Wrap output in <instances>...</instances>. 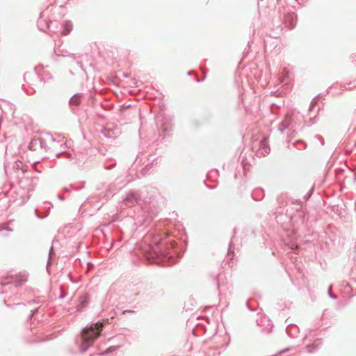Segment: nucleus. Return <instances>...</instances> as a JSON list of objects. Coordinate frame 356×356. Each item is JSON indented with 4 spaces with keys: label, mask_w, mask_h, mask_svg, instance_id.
Instances as JSON below:
<instances>
[{
    "label": "nucleus",
    "mask_w": 356,
    "mask_h": 356,
    "mask_svg": "<svg viewBox=\"0 0 356 356\" xmlns=\"http://www.w3.org/2000/svg\"><path fill=\"white\" fill-rule=\"evenodd\" d=\"M314 191V186L309 189L307 193L304 196L305 200H308L309 197L312 196Z\"/></svg>",
    "instance_id": "f704fd0d"
},
{
    "label": "nucleus",
    "mask_w": 356,
    "mask_h": 356,
    "mask_svg": "<svg viewBox=\"0 0 356 356\" xmlns=\"http://www.w3.org/2000/svg\"><path fill=\"white\" fill-rule=\"evenodd\" d=\"M27 167L25 166L23 163L17 160L16 161L13 165V172L15 174L14 177L17 179H20L22 177H26L25 176V172H26Z\"/></svg>",
    "instance_id": "9b49d317"
},
{
    "label": "nucleus",
    "mask_w": 356,
    "mask_h": 356,
    "mask_svg": "<svg viewBox=\"0 0 356 356\" xmlns=\"http://www.w3.org/2000/svg\"><path fill=\"white\" fill-rule=\"evenodd\" d=\"M106 162L110 163L108 164H107L106 163L104 164V167L106 170H111L113 168H114L116 165L115 161H114L113 159H109L108 161H106Z\"/></svg>",
    "instance_id": "a878e982"
},
{
    "label": "nucleus",
    "mask_w": 356,
    "mask_h": 356,
    "mask_svg": "<svg viewBox=\"0 0 356 356\" xmlns=\"http://www.w3.org/2000/svg\"><path fill=\"white\" fill-rule=\"evenodd\" d=\"M61 156H65L67 159H72V154L70 153L69 152H58L56 153V156L57 158H59Z\"/></svg>",
    "instance_id": "c85d7f7f"
},
{
    "label": "nucleus",
    "mask_w": 356,
    "mask_h": 356,
    "mask_svg": "<svg viewBox=\"0 0 356 356\" xmlns=\"http://www.w3.org/2000/svg\"><path fill=\"white\" fill-rule=\"evenodd\" d=\"M318 97V96H316V97L313 98L311 103H310V105H309V112H311L312 111V109L314 108L316 104V98Z\"/></svg>",
    "instance_id": "72a5a7b5"
},
{
    "label": "nucleus",
    "mask_w": 356,
    "mask_h": 356,
    "mask_svg": "<svg viewBox=\"0 0 356 356\" xmlns=\"http://www.w3.org/2000/svg\"><path fill=\"white\" fill-rule=\"evenodd\" d=\"M72 30V24L70 21H65L61 25V33L64 35H68Z\"/></svg>",
    "instance_id": "412c9836"
},
{
    "label": "nucleus",
    "mask_w": 356,
    "mask_h": 356,
    "mask_svg": "<svg viewBox=\"0 0 356 356\" xmlns=\"http://www.w3.org/2000/svg\"><path fill=\"white\" fill-rule=\"evenodd\" d=\"M41 146V138L34 137L30 141L28 147L31 151H37Z\"/></svg>",
    "instance_id": "f3484780"
},
{
    "label": "nucleus",
    "mask_w": 356,
    "mask_h": 356,
    "mask_svg": "<svg viewBox=\"0 0 356 356\" xmlns=\"http://www.w3.org/2000/svg\"><path fill=\"white\" fill-rule=\"evenodd\" d=\"M316 116L312 118V117H309V121L308 122H306L305 123L307 124V127H311L312 125L316 123Z\"/></svg>",
    "instance_id": "7c9ffc66"
},
{
    "label": "nucleus",
    "mask_w": 356,
    "mask_h": 356,
    "mask_svg": "<svg viewBox=\"0 0 356 356\" xmlns=\"http://www.w3.org/2000/svg\"><path fill=\"white\" fill-rule=\"evenodd\" d=\"M42 12L40 13V18L42 17ZM54 24H56V22H54L51 21H43L40 19L38 21V26L39 29L43 31H44V28H47L49 29L51 32H56V30L53 28Z\"/></svg>",
    "instance_id": "ddd939ff"
},
{
    "label": "nucleus",
    "mask_w": 356,
    "mask_h": 356,
    "mask_svg": "<svg viewBox=\"0 0 356 356\" xmlns=\"http://www.w3.org/2000/svg\"><path fill=\"white\" fill-rule=\"evenodd\" d=\"M37 177H22L18 180L19 188L15 192V201L17 204H24L31 196V193L35 190V186L37 184Z\"/></svg>",
    "instance_id": "7ed1b4c3"
},
{
    "label": "nucleus",
    "mask_w": 356,
    "mask_h": 356,
    "mask_svg": "<svg viewBox=\"0 0 356 356\" xmlns=\"http://www.w3.org/2000/svg\"><path fill=\"white\" fill-rule=\"evenodd\" d=\"M350 59L351 60V62L355 65H356V54H353L350 56Z\"/></svg>",
    "instance_id": "58836bf2"
},
{
    "label": "nucleus",
    "mask_w": 356,
    "mask_h": 356,
    "mask_svg": "<svg viewBox=\"0 0 356 356\" xmlns=\"http://www.w3.org/2000/svg\"><path fill=\"white\" fill-rule=\"evenodd\" d=\"M53 254V247H51L49 251V257H48V261L47 264V269H49V267L51 266V257Z\"/></svg>",
    "instance_id": "2f4dec72"
},
{
    "label": "nucleus",
    "mask_w": 356,
    "mask_h": 356,
    "mask_svg": "<svg viewBox=\"0 0 356 356\" xmlns=\"http://www.w3.org/2000/svg\"><path fill=\"white\" fill-rule=\"evenodd\" d=\"M63 191H64L65 192H66V193H70V192L71 191V189H70V188H68V187H65V188H63Z\"/></svg>",
    "instance_id": "de8ad7c7"
},
{
    "label": "nucleus",
    "mask_w": 356,
    "mask_h": 356,
    "mask_svg": "<svg viewBox=\"0 0 356 356\" xmlns=\"http://www.w3.org/2000/svg\"><path fill=\"white\" fill-rule=\"evenodd\" d=\"M101 332L102 327L97 324L83 328L75 339V343L79 346L80 352L84 353L92 346L95 339L100 335Z\"/></svg>",
    "instance_id": "f03ea898"
},
{
    "label": "nucleus",
    "mask_w": 356,
    "mask_h": 356,
    "mask_svg": "<svg viewBox=\"0 0 356 356\" xmlns=\"http://www.w3.org/2000/svg\"><path fill=\"white\" fill-rule=\"evenodd\" d=\"M131 337V332L128 329H124L122 333L115 336V339H122L121 345H124L127 341V338Z\"/></svg>",
    "instance_id": "a211bd4d"
},
{
    "label": "nucleus",
    "mask_w": 356,
    "mask_h": 356,
    "mask_svg": "<svg viewBox=\"0 0 356 356\" xmlns=\"http://www.w3.org/2000/svg\"><path fill=\"white\" fill-rule=\"evenodd\" d=\"M216 186L209 187L211 189H213Z\"/></svg>",
    "instance_id": "e2e57ef3"
},
{
    "label": "nucleus",
    "mask_w": 356,
    "mask_h": 356,
    "mask_svg": "<svg viewBox=\"0 0 356 356\" xmlns=\"http://www.w3.org/2000/svg\"><path fill=\"white\" fill-rule=\"evenodd\" d=\"M157 127L159 131V136L163 140L166 136H170L172 131V124L169 120L163 118L160 122L157 123Z\"/></svg>",
    "instance_id": "6e6552de"
},
{
    "label": "nucleus",
    "mask_w": 356,
    "mask_h": 356,
    "mask_svg": "<svg viewBox=\"0 0 356 356\" xmlns=\"http://www.w3.org/2000/svg\"><path fill=\"white\" fill-rule=\"evenodd\" d=\"M63 56H65V55H63ZM66 56L67 57H70L72 58H73L74 60H76L78 58H79V56H77L76 54H70V55H67Z\"/></svg>",
    "instance_id": "a19ab883"
},
{
    "label": "nucleus",
    "mask_w": 356,
    "mask_h": 356,
    "mask_svg": "<svg viewBox=\"0 0 356 356\" xmlns=\"http://www.w3.org/2000/svg\"><path fill=\"white\" fill-rule=\"evenodd\" d=\"M146 295H147V296L152 298L154 297L162 296L163 295V291L162 289H158V290H156V291H149L147 292Z\"/></svg>",
    "instance_id": "5701e85b"
},
{
    "label": "nucleus",
    "mask_w": 356,
    "mask_h": 356,
    "mask_svg": "<svg viewBox=\"0 0 356 356\" xmlns=\"http://www.w3.org/2000/svg\"><path fill=\"white\" fill-rule=\"evenodd\" d=\"M165 233L158 232L157 228L149 229L145 235V240L149 243V252L152 257L169 259L170 264L177 263L181 253L177 248V243L173 241H165Z\"/></svg>",
    "instance_id": "f257e3e1"
},
{
    "label": "nucleus",
    "mask_w": 356,
    "mask_h": 356,
    "mask_svg": "<svg viewBox=\"0 0 356 356\" xmlns=\"http://www.w3.org/2000/svg\"><path fill=\"white\" fill-rule=\"evenodd\" d=\"M102 353L99 354H99H97V355H92V354L90 355V356H102Z\"/></svg>",
    "instance_id": "5fc2aeb1"
},
{
    "label": "nucleus",
    "mask_w": 356,
    "mask_h": 356,
    "mask_svg": "<svg viewBox=\"0 0 356 356\" xmlns=\"http://www.w3.org/2000/svg\"><path fill=\"white\" fill-rule=\"evenodd\" d=\"M40 81L42 82V81H44V79L42 78H40Z\"/></svg>",
    "instance_id": "13d9d810"
},
{
    "label": "nucleus",
    "mask_w": 356,
    "mask_h": 356,
    "mask_svg": "<svg viewBox=\"0 0 356 356\" xmlns=\"http://www.w3.org/2000/svg\"><path fill=\"white\" fill-rule=\"evenodd\" d=\"M76 63H77V64L80 66V67H81V69H83V66H82L81 63V62H79V61H77Z\"/></svg>",
    "instance_id": "864d4df0"
},
{
    "label": "nucleus",
    "mask_w": 356,
    "mask_h": 356,
    "mask_svg": "<svg viewBox=\"0 0 356 356\" xmlns=\"http://www.w3.org/2000/svg\"><path fill=\"white\" fill-rule=\"evenodd\" d=\"M330 288H331V286H330L329 290H328V296H329V297L332 298V299H334V300L337 299V296L336 295H334V294L331 293Z\"/></svg>",
    "instance_id": "ea45409f"
},
{
    "label": "nucleus",
    "mask_w": 356,
    "mask_h": 356,
    "mask_svg": "<svg viewBox=\"0 0 356 356\" xmlns=\"http://www.w3.org/2000/svg\"><path fill=\"white\" fill-rule=\"evenodd\" d=\"M35 300H31L28 301V302H27V303H29V304H31V303H35Z\"/></svg>",
    "instance_id": "603ef678"
},
{
    "label": "nucleus",
    "mask_w": 356,
    "mask_h": 356,
    "mask_svg": "<svg viewBox=\"0 0 356 356\" xmlns=\"http://www.w3.org/2000/svg\"><path fill=\"white\" fill-rule=\"evenodd\" d=\"M8 231H12V229L10 228H8L7 229Z\"/></svg>",
    "instance_id": "69168bd1"
},
{
    "label": "nucleus",
    "mask_w": 356,
    "mask_h": 356,
    "mask_svg": "<svg viewBox=\"0 0 356 356\" xmlns=\"http://www.w3.org/2000/svg\"><path fill=\"white\" fill-rule=\"evenodd\" d=\"M52 141H55V139L54 138H51Z\"/></svg>",
    "instance_id": "338daca9"
},
{
    "label": "nucleus",
    "mask_w": 356,
    "mask_h": 356,
    "mask_svg": "<svg viewBox=\"0 0 356 356\" xmlns=\"http://www.w3.org/2000/svg\"><path fill=\"white\" fill-rule=\"evenodd\" d=\"M298 4H304L307 0H296Z\"/></svg>",
    "instance_id": "a18cd8bd"
},
{
    "label": "nucleus",
    "mask_w": 356,
    "mask_h": 356,
    "mask_svg": "<svg viewBox=\"0 0 356 356\" xmlns=\"http://www.w3.org/2000/svg\"><path fill=\"white\" fill-rule=\"evenodd\" d=\"M114 195V192L111 189V188H107L106 192H105V195H104V197L106 199V200H108L109 198H111V197H113Z\"/></svg>",
    "instance_id": "c756f323"
},
{
    "label": "nucleus",
    "mask_w": 356,
    "mask_h": 356,
    "mask_svg": "<svg viewBox=\"0 0 356 356\" xmlns=\"http://www.w3.org/2000/svg\"><path fill=\"white\" fill-rule=\"evenodd\" d=\"M134 220L135 225L138 227L141 226L147 227L152 222V218L148 211H145L144 209H140L134 217Z\"/></svg>",
    "instance_id": "423d86ee"
},
{
    "label": "nucleus",
    "mask_w": 356,
    "mask_h": 356,
    "mask_svg": "<svg viewBox=\"0 0 356 356\" xmlns=\"http://www.w3.org/2000/svg\"><path fill=\"white\" fill-rule=\"evenodd\" d=\"M290 249H291V250H295V248H293V245H291V247L290 248Z\"/></svg>",
    "instance_id": "4d7b16f0"
},
{
    "label": "nucleus",
    "mask_w": 356,
    "mask_h": 356,
    "mask_svg": "<svg viewBox=\"0 0 356 356\" xmlns=\"http://www.w3.org/2000/svg\"><path fill=\"white\" fill-rule=\"evenodd\" d=\"M353 83H354V86H355L356 85V81H354Z\"/></svg>",
    "instance_id": "052dcab7"
},
{
    "label": "nucleus",
    "mask_w": 356,
    "mask_h": 356,
    "mask_svg": "<svg viewBox=\"0 0 356 356\" xmlns=\"http://www.w3.org/2000/svg\"><path fill=\"white\" fill-rule=\"evenodd\" d=\"M58 198L60 200H65V197L63 195H60V194H58Z\"/></svg>",
    "instance_id": "49530a36"
},
{
    "label": "nucleus",
    "mask_w": 356,
    "mask_h": 356,
    "mask_svg": "<svg viewBox=\"0 0 356 356\" xmlns=\"http://www.w3.org/2000/svg\"><path fill=\"white\" fill-rule=\"evenodd\" d=\"M139 159V157L137 156L136 159V161H138Z\"/></svg>",
    "instance_id": "680f3d73"
},
{
    "label": "nucleus",
    "mask_w": 356,
    "mask_h": 356,
    "mask_svg": "<svg viewBox=\"0 0 356 356\" xmlns=\"http://www.w3.org/2000/svg\"><path fill=\"white\" fill-rule=\"evenodd\" d=\"M278 130L281 133H284V131H288V136L294 137L296 134V132L294 129V127L292 123V120L291 118H285L284 120H282L278 126Z\"/></svg>",
    "instance_id": "9d476101"
},
{
    "label": "nucleus",
    "mask_w": 356,
    "mask_h": 356,
    "mask_svg": "<svg viewBox=\"0 0 356 356\" xmlns=\"http://www.w3.org/2000/svg\"><path fill=\"white\" fill-rule=\"evenodd\" d=\"M46 147V143L44 139L41 138V146H40V149H44Z\"/></svg>",
    "instance_id": "79ce46f5"
},
{
    "label": "nucleus",
    "mask_w": 356,
    "mask_h": 356,
    "mask_svg": "<svg viewBox=\"0 0 356 356\" xmlns=\"http://www.w3.org/2000/svg\"><path fill=\"white\" fill-rule=\"evenodd\" d=\"M322 343H323L322 340L320 339H317L314 340L313 343L308 345L307 346L308 353H313L316 352L319 348V347L322 345Z\"/></svg>",
    "instance_id": "aec40b11"
},
{
    "label": "nucleus",
    "mask_w": 356,
    "mask_h": 356,
    "mask_svg": "<svg viewBox=\"0 0 356 356\" xmlns=\"http://www.w3.org/2000/svg\"><path fill=\"white\" fill-rule=\"evenodd\" d=\"M210 173H216V174H218V170H211V171L210 172Z\"/></svg>",
    "instance_id": "3c124183"
},
{
    "label": "nucleus",
    "mask_w": 356,
    "mask_h": 356,
    "mask_svg": "<svg viewBox=\"0 0 356 356\" xmlns=\"http://www.w3.org/2000/svg\"><path fill=\"white\" fill-rule=\"evenodd\" d=\"M35 213L38 218H44V217H46L48 215L47 212L45 213L44 215H41L38 209H35Z\"/></svg>",
    "instance_id": "c9c22d12"
},
{
    "label": "nucleus",
    "mask_w": 356,
    "mask_h": 356,
    "mask_svg": "<svg viewBox=\"0 0 356 356\" xmlns=\"http://www.w3.org/2000/svg\"><path fill=\"white\" fill-rule=\"evenodd\" d=\"M270 146L266 138H262L259 141V147L257 150V155L259 156H266L270 153Z\"/></svg>",
    "instance_id": "f8f14e48"
},
{
    "label": "nucleus",
    "mask_w": 356,
    "mask_h": 356,
    "mask_svg": "<svg viewBox=\"0 0 356 356\" xmlns=\"http://www.w3.org/2000/svg\"><path fill=\"white\" fill-rule=\"evenodd\" d=\"M123 345H121V343L111 346L108 347L104 352L102 353V355H105L106 353L115 351L116 350H118L119 348H120Z\"/></svg>",
    "instance_id": "393cba45"
},
{
    "label": "nucleus",
    "mask_w": 356,
    "mask_h": 356,
    "mask_svg": "<svg viewBox=\"0 0 356 356\" xmlns=\"http://www.w3.org/2000/svg\"><path fill=\"white\" fill-rule=\"evenodd\" d=\"M37 310L38 309H35L31 312L30 314L29 315V319H31L33 318Z\"/></svg>",
    "instance_id": "37998d69"
},
{
    "label": "nucleus",
    "mask_w": 356,
    "mask_h": 356,
    "mask_svg": "<svg viewBox=\"0 0 356 356\" xmlns=\"http://www.w3.org/2000/svg\"><path fill=\"white\" fill-rule=\"evenodd\" d=\"M39 341H33V343H35V342H38Z\"/></svg>",
    "instance_id": "774afa93"
},
{
    "label": "nucleus",
    "mask_w": 356,
    "mask_h": 356,
    "mask_svg": "<svg viewBox=\"0 0 356 356\" xmlns=\"http://www.w3.org/2000/svg\"><path fill=\"white\" fill-rule=\"evenodd\" d=\"M286 350H287V349H284V350L280 351V353H285Z\"/></svg>",
    "instance_id": "6e6d98bb"
},
{
    "label": "nucleus",
    "mask_w": 356,
    "mask_h": 356,
    "mask_svg": "<svg viewBox=\"0 0 356 356\" xmlns=\"http://www.w3.org/2000/svg\"><path fill=\"white\" fill-rule=\"evenodd\" d=\"M141 195L138 191H130L122 200L121 207H131L139 203Z\"/></svg>",
    "instance_id": "39448f33"
},
{
    "label": "nucleus",
    "mask_w": 356,
    "mask_h": 356,
    "mask_svg": "<svg viewBox=\"0 0 356 356\" xmlns=\"http://www.w3.org/2000/svg\"><path fill=\"white\" fill-rule=\"evenodd\" d=\"M294 146L299 149H304L307 147V144L302 140H297L294 143Z\"/></svg>",
    "instance_id": "bb28decb"
},
{
    "label": "nucleus",
    "mask_w": 356,
    "mask_h": 356,
    "mask_svg": "<svg viewBox=\"0 0 356 356\" xmlns=\"http://www.w3.org/2000/svg\"><path fill=\"white\" fill-rule=\"evenodd\" d=\"M241 165H242V167H243V173L245 175V174L247 172V170L248 169V166H249L248 163L245 162L244 160H243L241 161Z\"/></svg>",
    "instance_id": "473e14b6"
},
{
    "label": "nucleus",
    "mask_w": 356,
    "mask_h": 356,
    "mask_svg": "<svg viewBox=\"0 0 356 356\" xmlns=\"http://www.w3.org/2000/svg\"><path fill=\"white\" fill-rule=\"evenodd\" d=\"M113 340L114 342L117 343V344H120L122 343V339H115V337L113 338Z\"/></svg>",
    "instance_id": "c03bdc74"
},
{
    "label": "nucleus",
    "mask_w": 356,
    "mask_h": 356,
    "mask_svg": "<svg viewBox=\"0 0 356 356\" xmlns=\"http://www.w3.org/2000/svg\"><path fill=\"white\" fill-rule=\"evenodd\" d=\"M38 67H35V70L37 71L38 70Z\"/></svg>",
    "instance_id": "0e129e2a"
},
{
    "label": "nucleus",
    "mask_w": 356,
    "mask_h": 356,
    "mask_svg": "<svg viewBox=\"0 0 356 356\" xmlns=\"http://www.w3.org/2000/svg\"><path fill=\"white\" fill-rule=\"evenodd\" d=\"M258 325L260 326H264L262 331L266 334H269L273 330V325L272 321L266 317L261 318Z\"/></svg>",
    "instance_id": "4468645a"
},
{
    "label": "nucleus",
    "mask_w": 356,
    "mask_h": 356,
    "mask_svg": "<svg viewBox=\"0 0 356 356\" xmlns=\"http://www.w3.org/2000/svg\"><path fill=\"white\" fill-rule=\"evenodd\" d=\"M296 19L297 17L294 13L285 12V8H284L282 22H279L276 26L273 25L272 33L270 34V36L273 38H278L283 29V24L289 30L293 29L296 25Z\"/></svg>",
    "instance_id": "20e7f679"
},
{
    "label": "nucleus",
    "mask_w": 356,
    "mask_h": 356,
    "mask_svg": "<svg viewBox=\"0 0 356 356\" xmlns=\"http://www.w3.org/2000/svg\"><path fill=\"white\" fill-rule=\"evenodd\" d=\"M234 177H235V178H236V177H237V174H236V173H235V175H234Z\"/></svg>",
    "instance_id": "bf43d9fd"
},
{
    "label": "nucleus",
    "mask_w": 356,
    "mask_h": 356,
    "mask_svg": "<svg viewBox=\"0 0 356 356\" xmlns=\"http://www.w3.org/2000/svg\"><path fill=\"white\" fill-rule=\"evenodd\" d=\"M89 302V296L83 294L79 298V303L76 306V311L81 312L86 308Z\"/></svg>",
    "instance_id": "2eb2a0df"
},
{
    "label": "nucleus",
    "mask_w": 356,
    "mask_h": 356,
    "mask_svg": "<svg viewBox=\"0 0 356 356\" xmlns=\"http://www.w3.org/2000/svg\"><path fill=\"white\" fill-rule=\"evenodd\" d=\"M82 97L81 93H75L71 98L69 99V104L71 106H79L81 103V99Z\"/></svg>",
    "instance_id": "4be33fe9"
},
{
    "label": "nucleus",
    "mask_w": 356,
    "mask_h": 356,
    "mask_svg": "<svg viewBox=\"0 0 356 356\" xmlns=\"http://www.w3.org/2000/svg\"><path fill=\"white\" fill-rule=\"evenodd\" d=\"M286 332L291 338H296L300 332V329L297 325L290 323L287 325Z\"/></svg>",
    "instance_id": "dca6fc26"
},
{
    "label": "nucleus",
    "mask_w": 356,
    "mask_h": 356,
    "mask_svg": "<svg viewBox=\"0 0 356 356\" xmlns=\"http://www.w3.org/2000/svg\"><path fill=\"white\" fill-rule=\"evenodd\" d=\"M102 134L104 136V137L110 138L113 137L112 135H113V132L109 129L104 128L102 131Z\"/></svg>",
    "instance_id": "cd10ccee"
},
{
    "label": "nucleus",
    "mask_w": 356,
    "mask_h": 356,
    "mask_svg": "<svg viewBox=\"0 0 356 356\" xmlns=\"http://www.w3.org/2000/svg\"><path fill=\"white\" fill-rule=\"evenodd\" d=\"M252 198L255 201H260L264 197V191L261 188H255L251 193Z\"/></svg>",
    "instance_id": "6ab92c4d"
},
{
    "label": "nucleus",
    "mask_w": 356,
    "mask_h": 356,
    "mask_svg": "<svg viewBox=\"0 0 356 356\" xmlns=\"http://www.w3.org/2000/svg\"><path fill=\"white\" fill-rule=\"evenodd\" d=\"M315 137L319 140V142L321 143V145L323 146L325 145L324 139H323V138L321 136L316 135Z\"/></svg>",
    "instance_id": "4c0bfd02"
},
{
    "label": "nucleus",
    "mask_w": 356,
    "mask_h": 356,
    "mask_svg": "<svg viewBox=\"0 0 356 356\" xmlns=\"http://www.w3.org/2000/svg\"><path fill=\"white\" fill-rule=\"evenodd\" d=\"M3 303H4V304L8 307H10V308H13V307H15V306L20 305H25V304H24V303H17V304H13V305L7 304V301H6V300H3Z\"/></svg>",
    "instance_id": "e433bc0d"
},
{
    "label": "nucleus",
    "mask_w": 356,
    "mask_h": 356,
    "mask_svg": "<svg viewBox=\"0 0 356 356\" xmlns=\"http://www.w3.org/2000/svg\"><path fill=\"white\" fill-rule=\"evenodd\" d=\"M246 305H247V307H248V309H249L250 311H255V309H253V308H252V307H250L249 306V302H248V301H247V302H246Z\"/></svg>",
    "instance_id": "8fccbe9b"
},
{
    "label": "nucleus",
    "mask_w": 356,
    "mask_h": 356,
    "mask_svg": "<svg viewBox=\"0 0 356 356\" xmlns=\"http://www.w3.org/2000/svg\"><path fill=\"white\" fill-rule=\"evenodd\" d=\"M65 297V293H64V292H62V293H60V295L59 296V297H58V298H59L60 299H63Z\"/></svg>",
    "instance_id": "09e8293b"
},
{
    "label": "nucleus",
    "mask_w": 356,
    "mask_h": 356,
    "mask_svg": "<svg viewBox=\"0 0 356 356\" xmlns=\"http://www.w3.org/2000/svg\"><path fill=\"white\" fill-rule=\"evenodd\" d=\"M213 283L216 286L219 295L224 291L229 289V283L224 273H220L216 276H214Z\"/></svg>",
    "instance_id": "1a4fd4ad"
},
{
    "label": "nucleus",
    "mask_w": 356,
    "mask_h": 356,
    "mask_svg": "<svg viewBox=\"0 0 356 356\" xmlns=\"http://www.w3.org/2000/svg\"><path fill=\"white\" fill-rule=\"evenodd\" d=\"M236 234V228H234L233 229V236H232V238L229 242V247H228V250H227V252H228V254H233L234 253V247L233 245V238L235 236Z\"/></svg>",
    "instance_id": "b1692460"
},
{
    "label": "nucleus",
    "mask_w": 356,
    "mask_h": 356,
    "mask_svg": "<svg viewBox=\"0 0 356 356\" xmlns=\"http://www.w3.org/2000/svg\"><path fill=\"white\" fill-rule=\"evenodd\" d=\"M27 281V275H20L18 278H17L13 282H1L0 284L1 286V289L0 290V294H7L8 291L7 290V286L10 284H13L15 288H18L26 283Z\"/></svg>",
    "instance_id": "0eeeda50"
}]
</instances>
